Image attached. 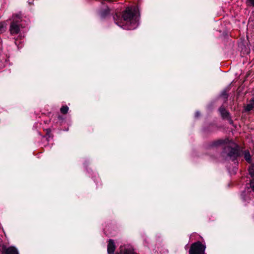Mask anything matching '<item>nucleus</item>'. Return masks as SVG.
I'll list each match as a JSON object with an SVG mask.
<instances>
[{
    "label": "nucleus",
    "instance_id": "obj_1",
    "mask_svg": "<svg viewBox=\"0 0 254 254\" xmlns=\"http://www.w3.org/2000/svg\"><path fill=\"white\" fill-rule=\"evenodd\" d=\"M137 12V9L135 7L127 8L122 16L126 24L121 25L118 22H116V23L124 29L131 30L136 28L138 24Z\"/></svg>",
    "mask_w": 254,
    "mask_h": 254
},
{
    "label": "nucleus",
    "instance_id": "obj_2",
    "mask_svg": "<svg viewBox=\"0 0 254 254\" xmlns=\"http://www.w3.org/2000/svg\"><path fill=\"white\" fill-rule=\"evenodd\" d=\"M225 144L224 152L232 160H234L240 156L242 151L240 150L239 147L234 142L229 141L228 139L219 140L215 142V145Z\"/></svg>",
    "mask_w": 254,
    "mask_h": 254
},
{
    "label": "nucleus",
    "instance_id": "obj_3",
    "mask_svg": "<svg viewBox=\"0 0 254 254\" xmlns=\"http://www.w3.org/2000/svg\"><path fill=\"white\" fill-rule=\"evenodd\" d=\"M206 247L197 241L193 243L189 250V254H204Z\"/></svg>",
    "mask_w": 254,
    "mask_h": 254
},
{
    "label": "nucleus",
    "instance_id": "obj_4",
    "mask_svg": "<svg viewBox=\"0 0 254 254\" xmlns=\"http://www.w3.org/2000/svg\"><path fill=\"white\" fill-rule=\"evenodd\" d=\"M21 21L20 17L19 15H16L13 18L11 23L9 31L11 34H17L20 30L19 22Z\"/></svg>",
    "mask_w": 254,
    "mask_h": 254
},
{
    "label": "nucleus",
    "instance_id": "obj_5",
    "mask_svg": "<svg viewBox=\"0 0 254 254\" xmlns=\"http://www.w3.org/2000/svg\"><path fill=\"white\" fill-rule=\"evenodd\" d=\"M0 250L3 254H19L17 249L14 247H7L2 245L0 247Z\"/></svg>",
    "mask_w": 254,
    "mask_h": 254
},
{
    "label": "nucleus",
    "instance_id": "obj_6",
    "mask_svg": "<svg viewBox=\"0 0 254 254\" xmlns=\"http://www.w3.org/2000/svg\"><path fill=\"white\" fill-rule=\"evenodd\" d=\"M120 249V254H137L134 252L133 249L130 246H122Z\"/></svg>",
    "mask_w": 254,
    "mask_h": 254
},
{
    "label": "nucleus",
    "instance_id": "obj_7",
    "mask_svg": "<svg viewBox=\"0 0 254 254\" xmlns=\"http://www.w3.org/2000/svg\"><path fill=\"white\" fill-rule=\"evenodd\" d=\"M249 173L253 179L251 181L250 183V187L252 190L254 192V164L252 165L249 168Z\"/></svg>",
    "mask_w": 254,
    "mask_h": 254
},
{
    "label": "nucleus",
    "instance_id": "obj_8",
    "mask_svg": "<svg viewBox=\"0 0 254 254\" xmlns=\"http://www.w3.org/2000/svg\"><path fill=\"white\" fill-rule=\"evenodd\" d=\"M115 246L113 240H110L108 245V253L109 254H114Z\"/></svg>",
    "mask_w": 254,
    "mask_h": 254
},
{
    "label": "nucleus",
    "instance_id": "obj_9",
    "mask_svg": "<svg viewBox=\"0 0 254 254\" xmlns=\"http://www.w3.org/2000/svg\"><path fill=\"white\" fill-rule=\"evenodd\" d=\"M243 154L244 155V158L245 160L249 163L251 162V156L250 155V152L248 150H245Z\"/></svg>",
    "mask_w": 254,
    "mask_h": 254
},
{
    "label": "nucleus",
    "instance_id": "obj_10",
    "mask_svg": "<svg viewBox=\"0 0 254 254\" xmlns=\"http://www.w3.org/2000/svg\"><path fill=\"white\" fill-rule=\"evenodd\" d=\"M219 111L223 118H225L228 117L229 115L228 112L224 107H220L219 108Z\"/></svg>",
    "mask_w": 254,
    "mask_h": 254
},
{
    "label": "nucleus",
    "instance_id": "obj_11",
    "mask_svg": "<svg viewBox=\"0 0 254 254\" xmlns=\"http://www.w3.org/2000/svg\"><path fill=\"white\" fill-rule=\"evenodd\" d=\"M60 111L64 114H66L68 111V107L67 106H64L61 107Z\"/></svg>",
    "mask_w": 254,
    "mask_h": 254
},
{
    "label": "nucleus",
    "instance_id": "obj_12",
    "mask_svg": "<svg viewBox=\"0 0 254 254\" xmlns=\"http://www.w3.org/2000/svg\"><path fill=\"white\" fill-rule=\"evenodd\" d=\"M254 108L253 104L250 102L246 107H245V110L247 111H250Z\"/></svg>",
    "mask_w": 254,
    "mask_h": 254
},
{
    "label": "nucleus",
    "instance_id": "obj_13",
    "mask_svg": "<svg viewBox=\"0 0 254 254\" xmlns=\"http://www.w3.org/2000/svg\"><path fill=\"white\" fill-rule=\"evenodd\" d=\"M5 26L3 23H0V33H2L5 31Z\"/></svg>",
    "mask_w": 254,
    "mask_h": 254
},
{
    "label": "nucleus",
    "instance_id": "obj_14",
    "mask_svg": "<svg viewBox=\"0 0 254 254\" xmlns=\"http://www.w3.org/2000/svg\"><path fill=\"white\" fill-rule=\"evenodd\" d=\"M247 1L248 4L254 7V0H247Z\"/></svg>",
    "mask_w": 254,
    "mask_h": 254
},
{
    "label": "nucleus",
    "instance_id": "obj_15",
    "mask_svg": "<svg viewBox=\"0 0 254 254\" xmlns=\"http://www.w3.org/2000/svg\"><path fill=\"white\" fill-rule=\"evenodd\" d=\"M199 114H199V113L198 112H196L195 113V117H198L199 116Z\"/></svg>",
    "mask_w": 254,
    "mask_h": 254
},
{
    "label": "nucleus",
    "instance_id": "obj_16",
    "mask_svg": "<svg viewBox=\"0 0 254 254\" xmlns=\"http://www.w3.org/2000/svg\"><path fill=\"white\" fill-rule=\"evenodd\" d=\"M222 94H224L225 95H226V94L225 93V94L224 93H222Z\"/></svg>",
    "mask_w": 254,
    "mask_h": 254
},
{
    "label": "nucleus",
    "instance_id": "obj_17",
    "mask_svg": "<svg viewBox=\"0 0 254 254\" xmlns=\"http://www.w3.org/2000/svg\"><path fill=\"white\" fill-rule=\"evenodd\" d=\"M29 3L30 4H31V3H31V2H30V1H29Z\"/></svg>",
    "mask_w": 254,
    "mask_h": 254
}]
</instances>
